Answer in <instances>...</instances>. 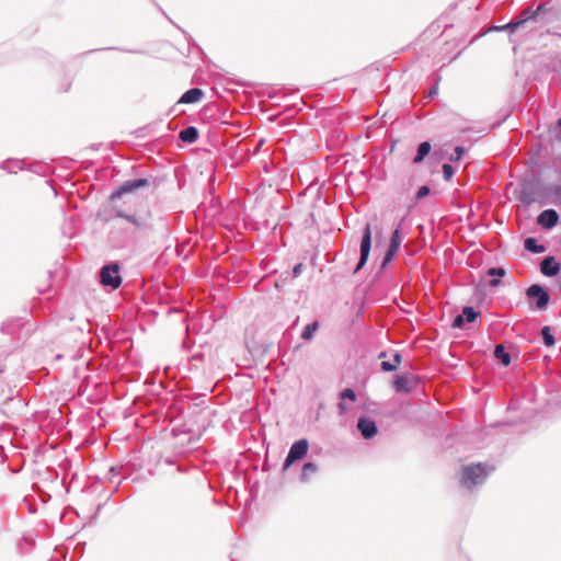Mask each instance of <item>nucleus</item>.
<instances>
[{"instance_id": "1", "label": "nucleus", "mask_w": 561, "mask_h": 561, "mask_svg": "<svg viewBox=\"0 0 561 561\" xmlns=\"http://www.w3.org/2000/svg\"><path fill=\"white\" fill-rule=\"evenodd\" d=\"M140 187V179L128 181L112 194V201L117 214L128 220H135L139 205L137 190Z\"/></svg>"}, {"instance_id": "2", "label": "nucleus", "mask_w": 561, "mask_h": 561, "mask_svg": "<svg viewBox=\"0 0 561 561\" xmlns=\"http://www.w3.org/2000/svg\"><path fill=\"white\" fill-rule=\"evenodd\" d=\"M492 468H488L483 463L466 466L462 469L460 482L463 486L472 489L477 484L482 483Z\"/></svg>"}, {"instance_id": "3", "label": "nucleus", "mask_w": 561, "mask_h": 561, "mask_svg": "<svg viewBox=\"0 0 561 561\" xmlns=\"http://www.w3.org/2000/svg\"><path fill=\"white\" fill-rule=\"evenodd\" d=\"M165 192L163 178L150 176L142 179V198L156 203Z\"/></svg>"}, {"instance_id": "4", "label": "nucleus", "mask_w": 561, "mask_h": 561, "mask_svg": "<svg viewBox=\"0 0 561 561\" xmlns=\"http://www.w3.org/2000/svg\"><path fill=\"white\" fill-rule=\"evenodd\" d=\"M100 283L104 287H110L111 289L118 288L122 284L118 264H108L103 266L100 272Z\"/></svg>"}, {"instance_id": "5", "label": "nucleus", "mask_w": 561, "mask_h": 561, "mask_svg": "<svg viewBox=\"0 0 561 561\" xmlns=\"http://www.w3.org/2000/svg\"><path fill=\"white\" fill-rule=\"evenodd\" d=\"M308 440L305 438L295 442L285 460L284 470H287L295 461L302 459L308 453Z\"/></svg>"}, {"instance_id": "6", "label": "nucleus", "mask_w": 561, "mask_h": 561, "mask_svg": "<svg viewBox=\"0 0 561 561\" xmlns=\"http://www.w3.org/2000/svg\"><path fill=\"white\" fill-rule=\"evenodd\" d=\"M419 378L412 374L398 375L392 380L393 389L397 392H411L417 387Z\"/></svg>"}, {"instance_id": "7", "label": "nucleus", "mask_w": 561, "mask_h": 561, "mask_svg": "<svg viewBox=\"0 0 561 561\" xmlns=\"http://www.w3.org/2000/svg\"><path fill=\"white\" fill-rule=\"evenodd\" d=\"M370 248H371V225L368 224L365 227L364 236L362 238L360 257H359V262L354 271L355 273H357L366 264L368 256H369Z\"/></svg>"}, {"instance_id": "8", "label": "nucleus", "mask_w": 561, "mask_h": 561, "mask_svg": "<svg viewBox=\"0 0 561 561\" xmlns=\"http://www.w3.org/2000/svg\"><path fill=\"white\" fill-rule=\"evenodd\" d=\"M403 220H404V217H402L400 219L397 228L394 229V231L391 234L390 244L388 247V251L383 259L382 266H386L389 262H391V260L393 259V256L396 255V253L400 247V243H401L400 233H401V227H402Z\"/></svg>"}, {"instance_id": "9", "label": "nucleus", "mask_w": 561, "mask_h": 561, "mask_svg": "<svg viewBox=\"0 0 561 561\" xmlns=\"http://www.w3.org/2000/svg\"><path fill=\"white\" fill-rule=\"evenodd\" d=\"M528 298H536V307L540 310L546 309L549 304V294L540 285H531L527 290Z\"/></svg>"}, {"instance_id": "10", "label": "nucleus", "mask_w": 561, "mask_h": 561, "mask_svg": "<svg viewBox=\"0 0 561 561\" xmlns=\"http://www.w3.org/2000/svg\"><path fill=\"white\" fill-rule=\"evenodd\" d=\"M357 428L362 436L366 439H370L377 434L376 423L369 417H359L357 422Z\"/></svg>"}, {"instance_id": "11", "label": "nucleus", "mask_w": 561, "mask_h": 561, "mask_svg": "<svg viewBox=\"0 0 561 561\" xmlns=\"http://www.w3.org/2000/svg\"><path fill=\"white\" fill-rule=\"evenodd\" d=\"M559 215L554 209L543 210L537 218L538 225L542 228L551 229L558 224Z\"/></svg>"}, {"instance_id": "12", "label": "nucleus", "mask_w": 561, "mask_h": 561, "mask_svg": "<svg viewBox=\"0 0 561 561\" xmlns=\"http://www.w3.org/2000/svg\"><path fill=\"white\" fill-rule=\"evenodd\" d=\"M540 270L543 275L554 276L560 271V264L556 262L553 256H547L542 260Z\"/></svg>"}, {"instance_id": "13", "label": "nucleus", "mask_w": 561, "mask_h": 561, "mask_svg": "<svg viewBox=\"0 0 561 561\" xmlns=\"http://www.w3.org/2000/svg\"><path fill=\"white\" fill-rule=\"evenodd\" d=\"M204 95V92L201 89L193 88L187 90L179 100V103L183 104H191L198 102L202 96Z\"/></svg>"}, {"instance_id": "14", "label": "nucleus", "mask_w": 561, "mask_h": 561, "mask_svg": "<svg viewBox=\"0 0 561 561\" xmlns=\"http://www.w3.org/2000/svg\"><path fill=\"white\" fill-rule=\"evenodd\" d=\"M179 137L185 142H195L198 138V131L195 127L191 126L180 131Z\"/></svg>"}, {"instance_id": "15", "label": "nucleus", "mask_w": 561, "mask_h": 561, "mask_svg": "<svg viewBox=\"0 0 561 561\" xmlns=\"http://www.w3.org/2000/svg\"><path fill=\"white\" fill-rule=\"evenodd\" d=\"M432 146L428 141H423L419 145L416 156L413 159V162L419 164L421 163L425 157L431 152Z\"/></svg>"}, {"instance_id": "16", "label": "nucleus", "mask_w": 561, "mask_h": 561, "mask_svg": "<svg viewBox=\"0 0 561 561\" xmlns=\"http://www.w3.org/2000/svg\"><path fill=\"white\" fill-rule=\"evenodd\" d=\"M402 362V357L400 354H394L391 360L381 362V368L385 371H393L396 370Z\"/></svg>"}, {"instance_id": "17", "label": "nucleus", "mask_w": 561, "mask_h": 561, "mask_svg": "<svg viewBox=\"0 0 561 561\" xmlns=\"http://www.w3.org/2000/svg\"><path fill=\"white\" fill-rule=\"evenodd\" d=\"M494 356L497 358L504 366H508L511 364V356L505 352V348L502 344H499L494 348Z\"/></svg>"}, {"instance_id": "18", "label": "nucleus", "mask_w": 561, "mask_h": 561, "mask_svg": "<svg viewBox=\"0 0 561 561\" xmlns=\"http://www.w3.org/2000/svg\"><path fill=\"white\" fill-rule=\"evenodd\" d=\"M524 247L527 251L533 253H542L546 251L545 245L538 244L535 238H527L524 242Z\"/></svg>"}, {"instance_id": "19", "label": "nucleus", "mask_w": 561, "mask_h": 561, "mask_svg": "<svg viewBox=\"0 0 561 561\" xmlns=\"http://www.w3.org/2000/svg\"><path fill=\"white\" fill-rule=\"evenodd\" d=\"M540 10H541V7H539V8L537 9V11H536V12H534V13H531V14H529V12H528V11H524V12L522 13L523 19H522L520 21H517V22H510L508 24H506V25H505V26H503L502 28H506V30H514V28H516V27L520 26V25H522L525 21H527L528 19L534 18V16L537 14V12H538V11H540Z\"/></svg>"}, {"instance_id": "20", "label": "nucleus", "mask_w": 561, "mask_h": 561, "mask_svg": "<svg viewBox=\"0 0 561 561\" xmlns=\"http://www.w3.org/2000/svg\"><path fill=\"white\" fill-rule=\"evenodd\" d=\"M317 471L318 467L316 463L307 462L302 467L301 479L308 481Z\"/></svg>"}, {"instance_id": "21", "label": "nucleus", "mask_w": 561, "mask_h": 561, "mask_svg": "<svg viewBox=\"0 0 561 561\" xmlns=\"http://www.w3.org/2000/svg\"><path fill=\"white\" fill-rule=\"evenodd\" d=\"M548 194L554 204L561 205V183L550 186Z\"/></svg>"}, {"instance_id": "22", "label": "nucleus", "mask_w": 561, "mask_h": 561, "mask_svg": "<svg viewBox=\"0 0 561 561\" xmlns=\"http://www.w3.org/2000/svg\"><path fill=\"white\" fill-rule=\"evenodd\" d=\"M318 328H319V323L317 321L308 324L305 328V330H304V332L301 334V337L304 340H310L313 336L314 332L318 330Z\"/></svg>"}, {"instance_id": "23", "label": "nucleus", "mask_w": 561, "mask_h": 561, "mask_svg": "<svg viewBox=\"0 0 561 561\" xmlns=\"http://www.w3.org/2000/svg\"><path fill=\"white\" fill-rule=\"evenodd\" d=\"M541 335H542V339H543V343L547 345V346H552L554 345V337L553 335L551 334L550 332V328L549 327H543L542 330H541Z\"/></svg>"}, {"instance_id": "24", "label": "nucleus", "mask_w": 561, "mask_h": 561, "mask_svg": "<svg viewBox=\"0 0 561 561\" xmlns=\"http://www.w3.org/2000/svg\"><path fill=\"white\" fill-rule=\"evenodd\" d=\"M462 316L467 322H473L479 317V312L474 311L472 307H465Z\"/></svg>"}, {"instance_id": "25", "label": "nucleus", "mask_w": 561, "mask_h": 561, "mask_svg": "<svg viewBox=\"0 0 561 561\" xmlns=\"http://www.w3.org/2000/svg\"><path fill=\"white\" fill-rule=\"evenodd\" d=\"M340 399L341 400H350V401L354 402V401H356V393L354 392V390L347 388L341 392Z\"/></svg>"}, {"instance_id": "26", "label": "nucleus", "mask_w": 561, "mask_h": 561, "mask_svg": "<svg viewBox=\"0 0 561 561\" xmlns=\"http://www.w3.org/2000/svg\"><path fill=\"white\" fill-rule=\"evenodd\" d=\"M443 174H444V179L446 181H449L453 178V174H454L453 167L450 164H448V163L443 164Z\"/></svg>"}, {"instance_id": "27", "label": "nucleus", "mask_w": 561, "mask_h": 561, "mask_svg": "<svg viewBox=\"0 0 561 561\" xmlns=\"http://www.w3.org/2000/svg\"><path fill=\"white\" fill-rule=\"evenodd\" d=\"M430 194V187L427 185H423L419 188L415 199L419 201Z\"/></svg>"}, {"instance_id": "28", "label": "nucleus", "mask_w": 561, "mask_h": 561, "mask_svg": "<svg viewBox=\"0 0 561 561\" xmlns=\"http://www.w3.org/2000/svg\"><path fill=\"white\" fill-rule=\"evenodd\" d=\"M488 273H489V275H490V276H497V277H502V276H504V275H505V273H506V272H505V270H504V268H502V267H492V268H490V270H489V272H488Z\"/></svg>"}, {"instance_id": "29", "label": "nucleus", "mask_w": 561, "mask_h": 561, "mask_svg": "<svg viewBox=\"0 0 561 561\" xmlns=\"http://www.w3.org/2000/svg\"><path fill=\"white\" fill-rule=\"evenodd\" d=\"M463 152H465V149H463L462 147H460V146H457V147L455 148V156H451V157H450V160H451V161H458V160H460V159L462 158V156H463Z\"/></svg>"}, {"instance_id": "30", "label": "nucleus", "mask_w": 561, "mask_h": 561, "mask_svg": "<svg viewBox=\"0 0 561 561\" xmlns=\"http://www.w3.org/2000/svg\"><path fill=\"white\" fill-rule=\"evenodd\" d=\"M465 321L466 320H465V317L462 316V313L458 314L453 322V328H461L463 325Z\"/></svg>"}, {"instance_id": "31", "label": "nucleus", "mask_w": 561, "mask_h": 561, "mask_svg": "<svg viewBox=\"0 0 561 561\" xmlns=\"http://www.w3.org/2000/svg\"><path fill=\"white\" fill-rule=\"evenodd\" d=\"M339 410L341 414H346L350 411L348 405L345 403V400H341L339 403Z\"/></svg>"}, {"instance_id": "32", "label": "nucleus", "mask_w": 561, "mask_h": 561, "mask_svg": "<svg viewBox=\"0 0 561 561\" xmlns=\"http://www.w3.org/2000/svg\"><path fill=\"white\" fill-rule=\"evenodd\" d=\"M301 270H302V264H301V263L297 264V265L294 267V271H293V272H294V275H295L296 277H297V276H299V274L301 273Z\"/></svg>"}, {"instance_id": "33", "label": "nucleus", "mask_w": 561, "mask_h": 561, "mask_svg": "<svg viewBox=\"0 0 561 561\" xmlns=\"http://www.w3.org/2000/svg\"><path fill=\"white\" fill-rule=\"evenodd\" d=\"M437 91H438V87H437V84H436V85H434V87L431 89V91H430V96L435 95V94L437 93Z\"/></svg>"}, {"instance_id": "34", "label": "nucleus", "mask_w": 561, "mask_h": 561, "mask_svg": "<svg viewBox=\"0 0 561 561\" xmlns=\"http://www.w3.org/2000/svg\"><path fill=\"white\" fill-rule=\"evenodd\" d=\"M499 284H500V279H499V278H493V279L490 282V285H491L492 287H496V286H499Z\"/></svg>"}, {"instance_id": "35", "label": "nucleus", "mask_w": 561, "mask_h": 561, "mask_svg": "<svg viewBox=\"0 0 561 561\" xmlns=\"http://www.w3.org/2000/svg\"><path fill=\"white\" fill-rule=\"evenodd\" d=\"M145 227H153V225H148V224H145Z\"/></svg>"}, {"instance_id": "36", "label": "nucleus", "mask_w": 561, "mask_h": 561, "mask_svg": "<svg viewBox=\"0 0 561 561\" xmlns=\"http://www.w3.org/2000/svg\"><path fill=\"white\" fill-rule=\"evenodd\" d=\"M2 373H3V369L0 367V376L2 375Z\"/></svg>"}]
</instances>
